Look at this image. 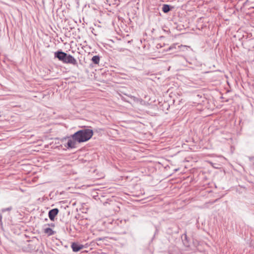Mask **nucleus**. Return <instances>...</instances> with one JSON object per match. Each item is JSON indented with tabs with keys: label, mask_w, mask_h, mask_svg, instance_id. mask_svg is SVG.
I'll return each mask as SVG.
<instances>
[{
	"label": "nucleus",
	"mask_w": 254,
	"mask_h": 254,
	"mask_svg": "<svg viewBox=\"0 0 254 254\" xmlns=\"http://www.w3.org/2000/svg\"><path fill=\"white\" fill-rule=\"evenodd\" d=\"M93 134L92 130L85 129L77 131L70 137L62 139V141L63 142L67 140L66 144H64L65 147L67 148H73L76 147V142L86 141L92 137Z\"/></svg>",
	"instance_id": "1"
},
{
	"label": "nucleus",
	"mask_w": 254,
	"mask_h": 254,
	"mask_svg": "<svg viewBox=\"0 0 254 254\" xmlns=\"http://www.w3.org/2000/svg\"><path fill=\"white\" fill-rule=\"evenodd\" d=\"M63 63L65 64H70L73 65H76L77 64V61L76 59L72 56L70 55H67L66 54Z\"/></svg>",
	"instance_id": "2"
},
{
	"label": "nucleus",
	"mask_w": 254,
	"mask_h": 254,
	"mask_svg": "<svg viewBox=\"0 0 254 254\" xmlns=\"http://www.w3.org/2000/svg\"><path fill=\"white\" fill-rule=\"evenodd\" d=\"M59 212V210L57 208H55L51 210L49 212V217L51 220L54 221L55 217L57 215Z\"/></svg>",
	"instance_id": "3"
},
{
	"label": "nucleus",
	"mask_w": 254,
	"mask_h": 254,
	"mask_svg": "<svg viewBox=\"0 0 254 254\" xmlns=\"http://www.w3.org/2000/svg\"><path fill=\"white\" fill-rule=\"evenodd\" d=\"M55 56L56 58H57L60 61H62L63 62L66 56V53L62 51H58L55 53Z\"/></svg>",
	"instance_id": "4"
},
{
	"label": "nucleus",
	"mask_w": 254,
	"mask_h": 254,
	"mask_svg": "<svg viewBox=\"0 0 254 254\" xmlns=\"http://www.w3.org/2000/svg\"><path fill=\"white\" fill-rule=\"evenodd\" d=\"M71 247L74 252H77L82 250L84 248V246L82 245H80L76 243H73L71 244Z\"/></svg>",
	"instance_id": "5"
},
{
	"label": "nucleus",
	"mask_w": 254,
	"mask_h": 254,
	"mask_svg": "<svg viewBox=\"0 0 254 254\" xmlns=\"http://www.w3.org/2000/svg\"><path fill=\"white\" fill-rule=\"evenodd\" d=\"M44 232L47 234L48 236H51L54 234V231L50 228H47L44 229Z\"/></svg>",
	"instance_id": "6"
},
{
	"label": "nucleus",
	"mask_w": 254,
	"mask_h": 254,
	"mask_svg": "<svg viewBox=\"0 0 254 254\" xmlns=\"http://www.w3.org/2000/svg\"><path fill=\"white\" fill-rule=\"evenodd\" d=\"M92 61L94 64H98L99 63L100 58L98 56H95L92 57Z\"/></svg>",
	"instance_id": "7"
},
{
	"label": "nucleus",
	"mask_w": 254,
	"mask_h": 254,
	"mask_svg": "<svg viewBox=\"0 0 254 254\" xmlns=\"http://www.w3.org/2000/svg\"><path fill=\"white\" fill-rule=\"evenodd\" d=\"M170 8L169 5H164L162 10L164 12L166 13L168 12L169 11H170Z\"/></svg>",
	"instance_id": "8"
},
{
	"label": "nucleus",
	"mask_w": 254,
	"mask_h": 254,
	"mask_svg": "<svg viewBox=\"0 0 254 254\" xmlns=\"http://www.w3.org/2000/svg\"><path fill=\"white\" fill-rule=\"evenodd\" d=\"M188 47L187 46H183L182 45H180V46H178V48L180 49V50H183V49H182V48H186L187 49Z\"/></svg>",
	"instance_id": "9"
},
{
	"label": "nucleus",
	"mask_w": 254,
	"mask_h": 254,
	"mask_svg": "<svg viewBox=\"0 0 254 254\" xmlns=\"http://www.w3.org/2000/svg\"><path fill=\"white\" fill-rule=\"evenodd\" d=\"M176 44H174L172 46H171V47H170L169 49V50H171L172 49L176 48Z\"/></svg>",
	"instance_id": "10"
},
{
	"label": "nucleus",
	"mask_w": 254,
	"mask_h": 254,
	"mask_svg": "<svg viewBox=\"0 0 254 254\" xmlns=\"http://www.w3.org/2000/svg\"><path fill=\"white\" fill-rule=\"evenodd\" d=\"M2 216L0 215V223H1Z\"/></svg>",
	"instance_id": "11"
}]
</instances>
